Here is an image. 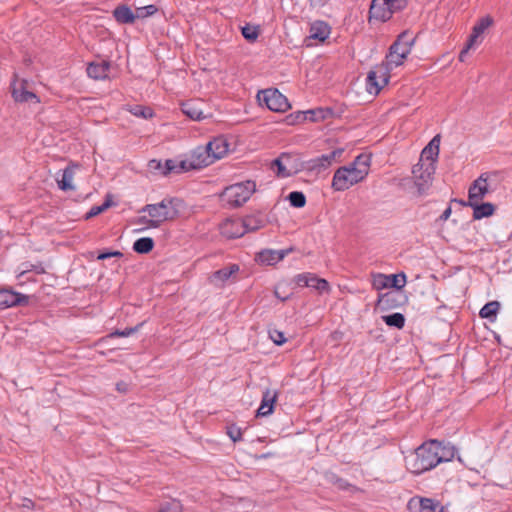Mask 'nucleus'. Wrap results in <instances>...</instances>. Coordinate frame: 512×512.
I'll list each match as a JSON object with an SVG mask.
<instances>
[{"label":"nucleus","instance_id":"052dcab7","mask_svg":"<svg viewBox=\"0 0 512 512\" xmlns=\"http://www.w3.org/2000/svg\"><path fill=\"white\" fill-rule=\"evenodd\" d=\"M472 47L473 46H469V40H467V43H466L465 47L461 50V52L459 54V60L461 62L465 61V56L467 55L469 49L472 48Z\"/></svg>","mask_w":512,"mask_h":512},{"label":"nucleus","instance_id":"774afa93","mask_svg":"<svg viewBox=\"0 0 512 512\" xmlns=\"http://www.w3.org/2000/svg\"><path fill=\"white\" fill-rule=\"evenodd\" d=\"M117 390L125 393L127 391V384L124 382L117 383Z\"/></svg>","mask_w":512,"mask_h":512},{"label":"nucleus","instance_id":"bf43d9fd","mask_svg":"<svg viewBox=\"0 0 512 512\" xmlns=\"http://www.w3.org/2000/svg\"><path fill=\"white\" fill-rule=\"evenodd\" d=\"M87 74L89 77L96 79V63L94 61L88 64Z\"/></svg>","mask_w":512,"mask_h":512},{"label":"nucleus","instance_id":"6e6d98bb","mask_svg":"<svg viewBox=\"0 0 512 512\" xmlns=\"http://www.w3.org/2000/svg\"><path fill=\"white\" fill-rule=\"evenodd\" d=\"M176 168H177V174L193 170L192 169V163L190 158L187 160H181L179 162H176Z\"/></svg>","mask_w":512,"mask_h":512},{"label":"nucleus","instance_id":"58836bf2","mask_svg":"<svg viewBox=\"0 0 512 512\" xmlns=\"http://www.w3.org/2000/svg\"><path fill=\"white\" fill-rule=\"evenodd\" d=\"M389 288L394 290H402L406 284L405 273L387 275Z\"/></svg>","mask_w":512,"mask_h":512},{"label":"nucleus","instance_id":"4be33fe9","mask_svg":"<svg viewBox=\"0 0 512 512\" xmlns=\"http://www.w3.org/2000/svg\"><path fill=\"white\" fill-rule=\"evenodd\" d=\"M201 106L202 104L197 100H187L182 103L181 110L190 119L200 121L207 117Z\"/></svg>","mask_w":512,"mask_h":512},{"label":"nucleus","instance_id":"ddd939ff","mask_svg":"<svg viewBox=\"0 0 512 512\" xmlns=\"http://www.w3.org/2000/svg\"><path fill=\"white\" fill-rule=\"evenodd\" d=\"M488 191L487 178L482 174L469 187L467 203L480 202Z\"/></svg>","mask_w":512,"mask_h":512},{"label":"nucleus","instance_id":"39448f33","mask_svg":"<svg viewBox=\"0 0 512 512\" xmlns=\"http://www.w3.org/2000/svg\"><path fill=\"white\" fill-rule=\"evenodd\" d=\"M436 165L433 162H418L413 166L412 174L418 194L424 195L432 185Z\"/></svg>","mask_w":512,"mask_h":512},{"label":"nucleus","instance_id":"4c0bfd02","mask_svg":"<svg viewBox=\"0 0 512 512\" xmlns=\"http://www.w3.org/2000/svg\"><path fill=\"white\" fill-rule=\"evenodd\" d=\"M127 110L134 116L144 119H148L153 116L152 109L143 105H128Z\"/></svg>","mask_w":512,"mask_h":512},{"label":"nucleus","instance_id":"5701e85b","mask_svg":"<svg viewBox=\"0 0 512 512\" xmlns=\"http://www.w3.org/2000/svg\"><path fill=\"white\" fill-rule=\"evenodd\" d=\"M29 272H35L36 274H44L45 269L42 266L41 263L32 264L29 262L22 263L18 269H17V275L16 278L19 280V284H23L25 280L27 281H34V279H31L27 277V274Z\"/></svg>","mask_w":512,"mask_h":512},{"label":"nucleus","instance_id":"c9c22d12","mask_svg":"<svg viewBox=\"0 0 512 512\" xmlns=\"http://www.w3.org/2000/svg\"><path fill=\"white\" fill-rule=\"evenodd\" d=\"M242 226L245 229V233L254 232L263 226V221L255 216H247L240 218Z\"/></svg>","mask_w":512,"mask_h":512},{"label":"nucleus","instance_id":"c03bdc74","mask_svg":"<svg viewBox=\"0 0 512 512\" xmlns=\"http://www.w3.org/2000/svg\"><path fill=\"white\" fill-rule=\"evenodd\" d=\"M152 222H154V219L151 216H149L148 214H147V216L146 215L139 216L133 220L134 224L142 226L138 231H143L145 229H150V228H153V229L158 228V226L153 225Z\"/></svg>","mask_w":512,"mask_h":512},{"label":"nucleus","instance_id":"1a4fd4ad","mask_svg":"<svg viewBox=\"0 0 512 512\" xmlns=\"http://www.w3.org/2000/svg\"><path fill=\"white\" fill-rule=\"evenodd\" d=\"M408 303V296L403 290H392L381 293L376 302V308L380 311H389Z\"/></svg>","mask_w":512,"mask_h":512},{"label":"nucleus","instance_id":"4468645a","mask_svg":"<svg viewBox=\"0 0 512 512\" xmlns=\"http://www.w3.org/2000/svg\"><path fill=\"white\" fill-rule=\"evenodd\" d=\"M190 160L192 163V169L196 170L209 166L215 162L206 146H198L195 148L191 152Z\"/></svg>","mask_w":512,"mask_h":512},{"label":"nucleus","instance_id":"cd10ccee","mask_svg":"<svg viewBox=\"0 0 512 512\" xmlns=\"http://www.w3.org/2000/svg\"><path fill=\"white\" fill-rule=\"evenodd\" d=\"M288 252V250H263L258 253V260L266 265H274L281 261Z\"/></svg>","mask_w":512,"mask_h":512},{"label":"nucleus","instance_id":"0e129e2a","mask_svg":"<svg viewBox=\"0 0 512 512\" xmlns=\"http://www.w3.org/2000/svg\"><path fill=\"white\" fill-rule=\"evenodd\" d=\"M176 505L175 502H172V503H166L164 505H162V507L160 508V510L158 512H170V509L172 506Z\"/></svg>","mask_w":512,"mask_h":512},{"label":"nucleus","instance_id":"f704fd0d","mask_svg":"<svg viewBox=\"0 0 512 512\" xmlns=\"http://www.w3.org/2000/svg\"><path fill=\"white\" fill-rule=\"evenodd\" d=\"M383 321L387 326L402 329L405 325V317L402 313H393L382 316Z\"/></svg>","mask_w":512,"mask_h":512},{"label":"nucleus","instance_id":"c85d7f7f","mask_svg":"<svg viewBox=\"0 0 512 512\" xmlns=\"http://www.w3.org/2000/svg\"><path fill=\"white\" fill-rule=\"evenodd\" d=\"M113 16L115 20L121 24H132L136 19V14L132 12L129 6L124 4L114 9Z\"/></svg>","mask_w":512,"mask_h":512},{"label":"nucleus","instance_id":"aec40b11","mask_svg":"<svg viewBox=\"0 0 512 512\" xmlns=\"http://www.w3.org/2000/svg\"><path fill=\"white\" fill-rule=\"evenodd\" d=\"M278 392L267 389L262 396L261 405L257 410V416L265 417L273 412L274 404L277 401Z\"/></svg>","mask_w":512,"mask_h":512},{"label":"nucleus","instance_id":"864d4df0","mask_svg":"<svg viewBox=\"0 0 512 512\" xmlns=\"http://www.w3.org/2000/svg\"><path fill=\"white\" fill-rule=\"evenodd\" d=\"M148 169L150 172L157 173L162 175V170L164 168V164L160 160L152 159L148 162Z\"/></svg>","mask_w":512,"mask_h":512},{"label":"nucleus","instance_id":"ea45409f","mask_svg":"<svg viewBox=\"0 0 512 512\" xmlns=\"http://www.w3.org/2000/svg\"><path fill=\"white\" fill-rule=\"evenodd\" d=\"M287 199L289 200L290 205L295 208H302L306 204V196L301 191L290 192Z\"/></svg>","mask_w":512,"mask_h":512},{"label":"nucleus","instance_id":"a18cd8bd","mask_svg":"<svg viewBox=\"0 0 512 512\" xmlns=\"http://www.w3.org/2000/svg\"><path fill=\"white\" fill-rule=\"evenodd\" d=\"M118 205V200L115 199V195L112 193H107L105 195V199L101 205H98V215L105 212L111 207H115Z\"/></svg>","mask_w":512,"mask_h":512},{"label":"nucleus","instance_id":"7c9ffc66","mask_svg":"<svg viewBox=\"0 0 512 512\" xmlns=\"http://www.w3.org/2000/svg\"><path fill=\"white\" fill-rule=\"evenodd\" d=\"M239 271V266L237 264H232L228 267H224L215 271L211 276V282H225L228 280L234 273Z\"/></svg>","mask_w":512,"mask_h":512},{"label":"nucleus","instance_id":"13d9d810","mask_svg":"<svg viewBox=\"0 0 512 512\" xmlns=\"http://www.w3.org/2000/svg\"><path fill=\"white\" fill-rule=\"evenodd\" d=\"M308 278H311V273L299 274L295 277V282L297 283V285H299L301 287H308V285H309Z\"/></svg>","mask_w":512,"mask_h":512},{"label":"nucleus","instance_id":"2f4dec72","mask_svg":"<svg viewBox=\"0 0 512 512\" xmlns=\"http://www.w3.org/2000/svg\"><path fill=\"white\" fill-rule=\"evenodd\" d=\"M437 450H438L437 458H440L439 464L442 462L451 461L454 458L455 453H456V449L454 446L443 445V443L438 440H437Z\"/></svg>","mask_w":512,"mask_h":512},{"label":"nucleus","instance_id":"49530a36","mask_svg":"<svg viewBox=\"0 0 512 512\" xmlns=\"http://www.w3.org/2000/svg\"><path fill=\"white\" fill-rule=\"evenodd\" d=\"M372 286L378 291L389 288L387 275L381 273L374 275Z\"/></svg>","mask_w":512,"mask_h":512},{"label":"nucleus","instance_id":"603ef678","mask_svg":"<svg viewBox=\"0 0 512 512\" xmlns=\"http://www.w3.org/2000/svg\"><path fill=\"white\" fill-rule=\"evenodd\" d=\"M177 174L176 161L172 159H168L164 163V168L162 170V175L167 176L169 174Z\"/></svg>","mask_w":512,"mask_h":512},{"label":"nucleus","instance_id":"f8f14e48","mask_svg":"<svg viewBox=\"0 0 512 512\" xmlns=\"http://www.w3.org/2000/svg\"><path fill=\"white\" fill-rule=\"evenodd\" d=\"M292 160V154L282 153L277 159L273 160L272 165L277 167L278 177H289L302 170L300 165H290L288 167L284 162H290Z\"/></svg>","mask_w":512,"mask_h":512},{"label":"nucleus","instance_id":"de8ad7c7","mask_svg":"<svg viewBox=\"0 0 512 512\" xmlns=\"http://www.w3.org/2000/svg\"><path fill=\"white\" fill-rule=\"evenodd\" d=\"M158 11L157 6L151 4L144 7H140L136 9V18L144 19L149 16L154 15Z\"/></svg>","mask_w":512,"mask_h":512},{"label":"nucleus","instance_id":"72a5a7b5","mask_svg":"<svg viewBox=\"0 0 512 512\" xmlns=\"http://www.w3.org/2000/svg\"><path fill=\"white\" fill-rule=\"evenodd\" d=\"M115 68L112 66L111 61L107 59H102L101 63H98V80H105L114 77L115 75L112 73Z\"/></svg>","mask_w":512,"mask_h":512},{"label":"nucleus","instance_id":"a19ab883","mask_svg":"<svg viewBox=\"0 0 512 512\" xmlns=\"http://www.w3.org/2000/svg\"><path fill=\"white\" fill-rule=\"evenodd\" d=\"M241 32H242L243 37L247 41L254 42L257 40V38L260 34V27L247 24L244 27H242Z\"/></svg>","mask_w":512,"mask_h":512},{"label":"nucleus","instance_id":"6ab92c4d","mask_svg":"<svg viewBox=\"0 0 512 512\" xmlns=\"http://www.w3.org/2000/svg\"><path fill=\"white\" fill-rule=\"evenodd\" d=\"M440 139L441 136L439 134L432 138L428 145L422 150L420 162H433L436 165L440 151Z\"/></svg>","mask_w":512,"mask_h":512},{"label":"nucleus","instance_id":"a878e982","mask_svg":"<svg viewBox=\"0 0 512 512\" xmlns=\"http://www.w3.org/2000/svg\"><path fill=\"white\" fill-rule=\"evenodd\" d=\"M473 209V219L480 220L484 217L492 216L495 212V205L490 202L480 203L473 202L467 203Z\"/></svg>","mask_w":512,"mask_h":512},{"label":"nucleus","instance_id":"473e14b6","mask_svg":"<svg viewBox=\"0 0 512 512\" xmlns=\"http://www.w3.org/2000/svg\"><path fill=\"white\" fill-rule=\"evenodd\" d=\"M154 240L150 237L137 239L133 244V250L138 254H148L154 248Z\"/></svg>","mask_w":512,"mask_h":512},{"label":"nucleus","instance_id":"09e8293b","mask_svg":"<svg viewBox=\"0 0 512 512\" xmlns=\"http://www.w3.org/2000/svg\"><path fill=\"white\" fill-rule=\"evenodd\" d=\"M142 325H143V323H140V324H138V325H136L135 327H132V328H126L124 330H115L114 332L109 334L107 336V338H111V337H114V336H121V337L130 336L131 334L137 332ZM105 340H106V337L101 338L100 341L103 342Z\"/></svg>","mask_w":512,"mask_h":512},{"label":"nucleus","instance_id":"f3484780","mask_svg":"<svg viewBox=\"0 0 512 512\" xmlns=\"http://www.w3.org/2000/svg\"><path fill=\"white\" fill-rule=\"evenodd\" d=\"M220 229L221 234L229 239L239 238L245 234L240 218L225 220Z\"/></svg>","mask_w":512,"mask_h":512},{"label":"nucleus","instance_id":"f03ea898","mask_svg":"<svg viewBox=\"0 0 512 512\" xmlns=\"http://www.w3.org/2000/svg\"><path fill=\"white\" fill-rule=\"evenodd\" d=\"M437 440L424 442L405 457L406 468L413 474L429 471L439 464Z\"/></svg>","mask_w":512,"mask_h":512},{"label":"nucleus","instance_id":"bb28decb","mask_svg":"<svg viewBox=\"0 0 512 512\" xmlns=\"http://www.w3.org/2000/svg\"><path fill=\"white\" fill-rule=\"evenodd\" d=\"M74 177V169L70 166L66 167L64 170L60 171L56 175V182L58 184L59 189L63 191L74 190V186L72 184Z\"/></svg>","mask_w":512,"mask_h":512},{"label":"nucleus","instance_id":"37998d69","mask_svg":"<svg viewBox=\"0 0 512 512\" xmlns=\"http://www.w3.org/2000/svg\"><path fill=\"white\" fill-rule=\"evenodd\" d=\"M330 482L335 485L338 489L340 490H347V489H350L352 488L353 491H359L360 489L351 485L350 483H348L345 479L335 475V474H332L330 476Z\"/></svg>","mask_w":512,"mask_h":512},{"label":"nucleus","instance_id":"393cba45","mask_svg":"<svg viewBox=\"0 0 512 512\" xmlns=\"http://www.w3.org/2000/svg\"><path fill=\"white\" fill-rule=\"evenodd\" d=\"M329 114V109H312L305 112H298L295 116V121L300 122L310 120L311 122H317L326 119Z\"/></svg>","mask_w":512,"mask_h":512},{"label":"nucleus","instance_id":"5fc2aeb1","mask_svg":"<svg viewBox=\"0 0 512 512\" xmlns=\"http://www.w3.org/2000/svg\"><path fill=\"white\" fill-rule=\"evenodd\" d=\"M112 257L120 259L121 257H123V253L120 252V251H112V252L101 251V252H98V260H106V259H109V258H112Z\"/></svg>","mask_w":512,"mask_h":512},{"label":"nucleus","instance_id":"e433bc0d","mask_svg":"<svg viewBox=\"0 0 512 512\" xmlns=\"http://www.w3.org/2000/svg\"><path fill=\"white\" fill-rule=\"evenodd\" d=\"M499 308H500V303L498 301L488 302L481 308L479 315L481 318L490 319V318L496 316Z\"/></svg>","mask_w":512,"mask_h":512},{"label":"nucleus","instance_id":"6e6552de","mask_svg":"<svg viewBox=\"0 0 512 512\" xmlns=\"http://www.w3.org/2000/svg\"><path fill=\"white\" fill-rule=\"evenodd\" d=\"M390 78L389 68L385 64L374 67L367 75V91L377 95L388 84Z\"/></svg>","mask_w":512,"mask_h":512},{"label":"nucleus","instance_id":"20e7f679","mask_svg":"<svg viewBox=\"0 0 512 512\" xmlns=\"http://www.w3.org/2000/svg\"><path fill=\"white\" fill-rule=\"evenodd\" d=\"M413 39L408 32H402L395 42L390 46L384 63L389 68L391 65L400 66L411 51Z\"/></svg>","mask_w":512,"mask_h":512},{"label":"nucleus","instance_id":"2eb2a0df","mask_svg":"<svg viewBox=\"0 0 512 512\" xmlns=\"http://www.w3.org/2000/svg\"><path fill=\"white\" fill-rule=\"evenodd\" d=\"M388 0H372L369 9V20L372 19L385 22L391 18V10L388 7Z\"/></svg>","mask_w":512,"mask_h":512},{"label":"nucleus","instance_id":"423d86ee","mask_svg":"<svg viewBox=\"0 0 512 512\" xmlns=\"http://www.w3.org/2000/svg\"><path fill=\"white\" fill-rule=\"evenodd\" d=\"M344 149L337 148L328 154H323L319 157L301 161L302 170L321 173L328 169L333 163L339 161Z\"/></svg>","mask_w":512,"mask_h":512},{"label":"nucleus","instance_id":"338daca9","mask_svg":"<svg viewBox=\"0 0 512 512\" xmlns=\"http://www.w3.org/2000/svg\"><path fill=\"white\" fill-rule=\"evenodd\" d=\"M311 6L313 7H321L326 3V0H309Z\"/></svg>","mask_w":512,"mask_h":512},{"label":"nucleus","instance_id":"69168bd1","mask_svg":"<svg viewBox=\"0 0 512 512\" xmlns=\"http://www.w3.org/2000/svg\"><path fill=\"white\" fill-rule=\"evenodd\" d=\"M274 453L273 452H267V453H263L261 455H255V459L257 460H260V459H267V458H272L274 457Z\"/></svg>","mask_w":512,"mask_h":512},{"label":"nucleus","instance_id":"0eeeda50","mask_svg":"<svg viewBox=\"0 0 512 512\" xmlns=\"http://www.w3.org/2000/svg\"><path fill=\"white\" fill-rule=\"evenodd\" d=\"M258 101L274 112H285L290 108L287 98L278 89H266L258 93Z\"/></svg>","mask_w":512,"mask_h":512},{"label":"nucleus","instance_id":"412c9836","mask_svg":"<svg viewBox=\"0 0 512 512\" xmlns=\"http://www.w3.org/2000/svg\"><path fill=\"white\" fill-rule=\"evenodd\" d=\"M206 147L214 161L224 157L229 150V144L223 137L214 138L212 141L208 142Z\"/></svg>","mask_w":512,"mask_h":512},{"label":"nucleus","instance_id":"dca6fc26","mask_svg":"<svg viewBox=\"0 0 512 512\" xmlns=\"http://www.w3.org/2000/svg\"><path fill=\"white\" fill-rule=\"evenodd\" d=\"M28 296L13 292L8 289H0V309L27 304Z\"/></svg>","mask_w":512,"mask_h":512},{"label":"nucleus","instance_id":"680f3d73","mask_svg":"<svg viewBox=\"0 0 512 512\" xmlns=\"http://www.w3.org/2000/svg\"><path fill=\"white\" fill-rule=\"evenodd\" d=\"M21 507L27 508V509H34L35 504H34V502L31 499L23 498L22 499V503H21Z\"/></svg>","mask_w":512,"mask_h":512},{"label":"nucleus","instance_id":"7ed1b4c3","mask_svg":"<svg viewBox=\"0 0 512 512\" xmlns=\"http://www.w3.org/2000/svg\"><path fill=\"white\" fill-rule=\"evenodd\" d=\"M183 206V201L177 197H165L160 202L155 204H146L139 211L140 213H147L154 219L153 225L158 228L165 222L176 220L180 215V208Z\"/></svg>","mask_w":512,"mask_h":512},{"label":"nucleus","instance_id":"b1692460","mask_svg":"<svg viewBox=\"0 0 512 512\" xmlns=\"http://www.w3.org/2000/svg\"><path fill=\"white\" fill-rule=\"evenodd\" d=\"M494 21L491 16H485L480 18L472 29V33L469 36V46H474L477 43V39L485 32V30L493 25Z\"/></svg>","mask_w":512,"mask_h":512},{"label":"nucleus","instance_id":"3c124183","mask_svg":"<svg viewBox=\"0 0 512 512\" xmlns=\"http://www.w3.org/2000/svg\"><path fill=\"white\" fill-rule=\"evenodd\" d=\"M227 435L233 442H238L242 440V430L235 424L227 426Z\"/></svg>","mask_w":512,"mask_h":512},{"label":"nucleus","instance_id":"9b49d317","mask_svg":"<svg viewBox=\"0 0 512 512\" xmlns=\"http://www.w3.org/2000/svg\"><path fill=\"white\" fill-rule=\"evenodd\" d=\"M410 512H444V507L439 501L420 496L412 497L407 504Z\"/></svg>","mask_w":512,"mask_h":512},{"label":"nucleus","instance_id":"a211bd4d","mask_svg":"<svg viewBox=\"0 0 512 512\" xmlns=\"http://www.w3.org/2000/svg\"><path fill=\"white\" fill-rule=\"evenodd\" d=\"M27 82L25 80L20 83L14 82L12 85V97L16 102H30L33 101L35 103H39V98L37 95L31 91L26 89Z\"/></svg>","mask_w":512,"mask_h":512},{"label":"nucleus","instance_id":"f257e3e1","mask_svg":"<svg viewBox=\"0 0 512 512\" xmlns=\"http://www.w3.org/2000/svg\"><path fill=\"white\" fill-rule=\"evenodd\" d=\"M370 158L360 154L347 165L339 167L332 179V188L335 191H345L351 186L363 181L369 173Z\"/></svg>","mask_w":512,"mask_h":512},{"label":"nucleus","instance_id":"9d476101","mask_svg":"<svg viewBox=\"0 0 512 512\" xmlns=\"http://www.w3.org/2000/svg\"><path fill=\"white\" fill-rule=\"evenodd\" d=\"M251 194L252 190L248 186L239 183L227 187L222 193V198L230 206L239 207L247 202Z\"/></svg>","mask_w":512,"mask_h":512},{"label":"nucleus","instance_id":"8fccbe9b","mask_svg":"<svg viewBox=\"0 0 512 512\" xmlns=\"http://www.w3.org/2000/svg\"><path fill=\"white\" fill-rule=\"evenodd\" d=\"M387 2L389 10H391V16L405 9L408 4L407 0H388Z\"/></svg>","mask_w":512,"mask_h":512},{"label":"nucleus","instance_id":"c756f323","mask_svg":"<svg viewBox=\"0 0 512 512\" xmlns=\"http://www.w3.org/2000/svg\"><path fill=\"white\" fill-rule=\"evenodd\" d=\"M330 30L326 22L315 21L310 27V37L323 42L329 37Z\"/></svg>","mask_w":512,"mask_h":512},{"label":"nucleus","instance_id":"79ce46f5","mask_svg":"<svg viewBox=\"0 0 512 512\" xmlns=\"http://www.w3.org/2000/svg\"><path fill=\"white\" fill-rule=\"evenodd\" d=\"M309 285L308 287H312L319 292H324L329 290V283L322 278H318L316 275L311 274V278H308Z\"/></svg>","mask_w":512,"mask_h":512},{"label":"nucleus","instance_id":"e2e57ef3","mask_svg":"<svg viewBox=\"0 0 512 512\" xmlns=\"http://www.w3.org/2000/svg\"><path fill=\"white\" fill-rule=\"evenodd\" d=\"M451 213H452L451 207H447L441 214L440 219L443 221L447 220L450 217Z\"/></svg>","mask_w":512,"mask_h":512},{"label":"nucleus","instance_id":"4d7b16f0","mask_svg":"<svg viewBox=\"0 0 512 512\" xmlns=\"http://www.w3.org/2000/svg\"><path fill=\"white\" fill-rule=\"evenodd\" d=\"M270 338L273 340V342L276 345H282L286 342V338L284 337V334L278 330H273L270 332Z\"/></svg>","mask_w":512,"mask_h":512}]
</instances>
